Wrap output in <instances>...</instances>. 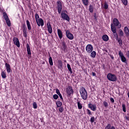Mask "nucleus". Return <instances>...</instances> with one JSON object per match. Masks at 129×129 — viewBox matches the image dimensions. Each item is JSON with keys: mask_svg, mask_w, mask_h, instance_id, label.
Returning a JSON list of instances; mask_svg holds the SVG:
<instances>
[{"mask_svg": "<svg viewBox=\"0 0 129 129\" xmlns=\"http://www.w3.org/2000/svg\"><path fill=\"white\" fill-rule=\"evenodd\" d=\"M116 27L118 29H120V28H121V24H120V23H119L117 18H114L113 19V23L111 24V30L115 36H117V33H116Z\"/></svg>", "mask_w": 129, "mask_h": 129, "instance_id": "1", "label": "nucleus"}, {"mask_svg": "<svg viewBox=\"0 0 129 129\" xmlns=\"http://www.w3.org/2000/svg\"><path fill=\"white\" fill-rule=\"evenodd\" d=\"M80 93L83 100H86V99H87V97H88V94L87 93V91H86L85 88L82 87L81 88H80Z\"/></svg>", "mask_w": 129, "mask_h": 129, "instance_id": "2", "label": "nucleus"}, {"mask_svg": "<svg viewBox=\"0 0 129 129\" xmlns=\"http://www.w3.org/2000/svg\"><path fill=\"white\" fill-rule=\"evenodd\" d=\"M107 78L109 81H112V82H115L117 80V77L114 74L111 73H108L107 75Z\"/></svg>", "mask_w": 129, "mask_h": 129, "instance_id": "3", "label": "nucleus"}, {"mask_svg": "<svg viewBox=\"0 0 129 129\" xmlns=\"http://www.w3.org/2000/svg\"><path fill=\"white\" fill-rule=\"evenodd\" d=\"M3 18L5 20L7 26L10 27L11 26V20H10V18H9L8 14H7V12H3Z\"/></svg>", "mask_w": 129, "mask_h": 129, "instance_id": "4", "label": "nucleus"}, {"mask_svg": "<svg viewBox=\"0 0 129 129\" xmlns=\"http://www.w3.org/2000/svg\"><path fill=\"white\" fill-rule=\"evenodd\" d=\"M65 12L66 13H67V11L66 10L62 11L61 12V13H60L61 17L62 19H63V20H65L68 22H70V17H69V16H68V15L65 13Z\"/></svg>", "mask_w": 129, "mask_h": 129, "instance_id": "5", "label": "nucleus"}, {"mask_svg": "<svg viewBox=\"0 0 129 129\" xmlns=\"http://www.w3.org/2000/svg\"><path fill=\"white\" fill-rule=\"evenodd\" d=\"M66 91L68 96H71V95H73V93H74V91H73V87H72L71 86H68V87L66 88Z\"/></svg>", "mask_w": 129, "mask_h": 129, "instance_id": "6", "label": "nucleus"}, {"mask_svg": "<svg viewBox=\"0 0 129 129\" xmlns=\"http://www.w3.org/2000/svg\"><path fill=\"white\" fill-rule=\"evenodd\" d=\"M56 9L58 14H61L62 12V2L61 1L56 2Z\"/></svg>", "mask_w": 129, "mask_h": 129, "instance_id": "7", "label": "nucleus"}, {"mask_svg": "<svg viewBox=\"0 0 129 129\" xmlns=\"http://www.w3.org/2000/svg\"><path fill=\"white\" fill-rule=\"evenodd\" d=\"M28 30L27 29V26H26V24L25 23H23L22 24V32L23 34L24 37L25 38H27L28 37V34H27V31Z\"/></svg>", "mask_w": 129, "mask_h": 129, "instance_id": "8", "label": "nucleus"}, {"mask_svg": "<svg viewBox=\"0 0 129 129\" xmlns=\"http://www.w3.org/2000/svg\"><path fill=\"white\" fill-rule=\"evenodd\" d=\"M118 55L120 58H121V61L123 62V63H126V58L124 57L123 53L120 50L118 52Z\"/></svg>", "mask_w": 129, "mask_h": 129, "instance_id": "9", "label": "nucleus"}, {"mask_svg": "<svg viewBox=\"0 0 129 129\" xmlns=\"http://www.w3.org/2000/svg\"><path fill=\"white\" fill-rule=\"evenodd\" d=\"M66 37H67L69 40H73V39H74V35L70 33V31L69 30L66 31Z\"/></svg>", "mask_w": 129, "mask_h": 129, "instance_id": "10", "label": "nucleus"}, {"mask_svg": "<svg viewBox=\"0 0 129 129\" xmlns=\"http://www.w3.org/2000/svg\"><path fill=\"white\" fill-rule=\"evenodd\" d=\"M86 50L87 53H91L93 51V46L91 44H88L86 47Z\"/></svg>", "mask_w": 129, "mask_h": 129, "instance_id": "11", "label": "nucleus"}, {"mask_svg": "<svg viewBox=\"0 0 129 129\" xmlns=\"http://www.w3.org/2000/svg\"><path fill=\"white\" fill-rule=\"evenodd\" d=\"M13 43L14 45H16L18 48H20L21 45L20 44V41L17 37H14Z\"/></svg>", "mask_w": 129, "mask_h": 129, "instance_id": "12", "label": "nucleus"}, {"mask_svg": "<svg viewBox=\"0 0 129 129\" xmlns=\"http://www.w3.org/2000/svg\"><path fill=\"white\" fill-rule=\"evenodd\" d=\"M89 108H90L91 110L93 111H95L96 110V105H94L91 103H89L88 105Z\"/></svg>", "mask_w": 129, "mask_h": 129, "instance_id": "13", "label": "nucleus"}, {"mask_svg": "<svg viewBox=\"0 0 129 129\" xmlns=\"http://www.w3.org/2000/svg\"><path fill=\"white\" fill-rule=\"evenodd\" d=\"M61 49L64 52H67V45H66V43L64 41L61 43Z\"/></svg>", "mask_w": 129, "mask_h": 129, "instance_id": "14", "label": "nucleus"}, {"mask_svg": "<svg viewBox=\"0 0 129 129\" xmlns=\"http://www.w3.org/2000/svg\"><path fill=\"white\" fill-rule=\"evenodd\" d=\"M57 35L60 40H61L62 38H63V36H64L63 32H62L60 29H57Z\"/></svg>", "mask_w": 129, "mask_h": 129, "instance_id": "15", "label": "nucleus"}, {"mask_svg": "<svg viewBox=\"0 0 129 129\" xmlns=\"http://www.w3.org/2000/svg\"><path fill=\"white\" fill-rule=\"evenodd\" d=\"M114 36L116 37V40L118 41V43H119V46L120 47H121L122 45V40H121V38H118V35H115L114 34H113Z\"/></svg>", "mask_w": 129, "mask_h": 129, "instance_id": "16", "label": "nucleus"}, {"mask_svg": "<svg viewBox=\"0 0 129 129\" xmlns=\"http://www.w3.org/2000/svg\"><path fill=\"white\" fill-rule=\"evenodd\" d=\"M26 48L29 57H31L32 55V53H31V47H30V45L28 43L26 45Z\"/></svg>", "mask_w": 129, "mask_h": 129, "instance_id": "17", "label": "nucleus"}, {"mask_svg": "<svg viewBox=\"0 0 129 129\" xmlns=\"http://www.w3.org/2000/svg\"><path fill=\"white\" fill-rule=\"evenodd\" d=\"M47 27L48 33H49V34H52L53 30L52 29V26H51L50 22L47 23Z\"/></svg>", "mask_w": 129, "mask_h": 129, "instance_id": "18", "label": "nucleus"}, {"mask_svg": "<svg viewBox=\"0 0 129 129\" xmlns=\"http://www.w3.org/2000/svg\"><path fill=\"white\" fill-rule=\"evenodd\" d=\"M5 67L6 68L7 73H11V65L8 63H5Z\"/></svg>", "mask_w": 129, "mask_h": 129, "instance_id": "19", "label": "nucleus"}, {"mask_svg": "<svg viewBox=\"0 0 129 129\" xmlns=\"http://www.w3.org/2000/svg\"><path fill=\"white\" fill-rule=\"evenodd\" d=\"M57 67L58 69H60V70L63 69V62H62V60H58Z\"/></svg>", "mask_w": 129, "mask_h": 129, "instance_id": "20", "label": "nucleus"}, {"mask_svg": "<svg viewBox=\"0 0 129 129\" xmlns=\"http://www.w3.org/2000/svg\"><path fill=\"white\" fill-rule=\"evenodd\" d=\"M56 93L59 96V98H60L61 101H64V100L63 99V97L62 96V95L61 94V93H60V90L58 89H56Z\"/></svg>", "mask_w": 129, "mask_h": 129, "instance_id": "21", "label": "nucleus"}, {"mask_svg": "<svg viewBox=\"0 0 129 129\" xmlns=\"http://www.w3.org/2000/svg\"><path fill=\"white\" fill-rule=\"evenodd\" d=\"M124 32L125 35H126V37H129V29L128 27L127 26L125 27L124 28Z\"/></svg>", "mask_w": 129, "mask_h": 129, "instance_id": "22", "label": "nucleus"}, {"mask_svg": "<svg viewBox=\"0 0 129 129\" xmlns=\"http://www.w3.org/2000/svg\"><path fill=\"white\" fill-rule=\"evenodd\" d=\"M40 16H39V14H38V13H36L35 14V20H36V22L37 24V26H38V27H40V24H39V23H38V20H40Z\"/></svg>", "mask_w": 129, "mask_h": 129, "instance_id": "23", "label": "nucleus"}, {"mask_svg": "<svg viewBox=\"0 0 129 129\" xmlns=\"http://www.w3.org/2000/svg\"><path fill=\"white\" fill-rule=\"evenodd\" d=\"M105 129H115V127L114 126H111V124H110V123H108L105 126Z\"/></svg>", "mask_w": 129, "mask_h": 129, "instance_id": "24", "label": "nucleus"}, {"mask_svg": "<svg viewBox=\"0 0 129 129\" xmlns=\"http://www.w3.org/2000/svg\"><path fill=\"white\" fill-rule=\"evenodd\" d=\"M38 23L39 24V27L40 26H41V27L44 26V20H43L42 18H40L38 20Z\"/></svg>", "mask_w": 129, "mask_h": 129, "instance_id": "25", "label": "nucleus"}, {"mask_svg": "<svg viewBox=\"0 0 129 129\" xmlns=\"http://www.w3.org/2000/svg\"><path fill=\"white\" fill-rule=\"evenodd\" d=\"M102 39L103 41H104L105 42H107V41L109 40V38L108 37V36H107V35L106 34L103 35Z\"/></svg>", "mask_w": 129, "mask_h": 129, "instance_id": "26", "label": "nucleus"}, {"mask_svg": "<svg viewBox=\"0 0 129 129\" xmlns=\"http://www.w3.org/2000/svg\"><path fill=\"white\" fill-rule=\"evenodd\" d=\"M1 76L3 79H5V78H7V73L5 71H2L1 72Z\"/></svg>", "mask_w": 129, "mask_h": 129, "instance_id": "27", "label": "nucleus"}, {"mask_svg": "<svg viewBox=\"0 0 129 129\" xmlns=\"http://www.w3.org/2000/svg\"><path fill=\"white\" fill-rule=\"evenodd\" d=\"M89 11L90 12V13H93L94 11V7H93V6L90 5L89 6Z\"/></svg>", "mask_w": 129, "mask_h": 129, "instance_id": "28", "label": "nucleus"}, {"mask_svg": "<svg viewBox=\"0 0 129 129\" xmlns=\"http://www.w3.org/2000/svg\"><path fill=\"white\" fill-rule=\"evenodd\" d=\"M26 24H27L28 31L31 30L32 28L31 27V24H30V21H29V20H27Z\"/></svg>", "mask_w": 129, "mask_h": 129, "instance_id": "29", "label": "nucleus"}, {"mask_svg": "<svg viewBox=\"0 0 129 129\" xmlns=\"http://www.w3.org/2000/svg\"><path fill=\"white\" fill-rule=\"evenodd\" d=\"M77 101L78 109H82V104L80 103V101H78V100Z\"/></svg>", "mask_w": 129, "mask_h": 129, "instance_id": "30", "label": "nucleus"}, {"mask_svg": "<svg viewBox=\"0 0 129 129\" xmlns=\"http://www.w3.org/2000/svg\"><path fill=\"white\" fill-rule=\"evenodd\" d=\"M82 2L83 4V5H84V6H88V4H89V0H82Z\"/></svg>", "mask_w": 129, "mask_h": 129, "instance_id": "31", "label": "nucleus"}, {"mask_svg": "<svg viewBox=\"0 0 129 129\" xmlns=\"http://www.w3.org/2000/svg\"><path fill=\"white\" fill-rule=\"evenodd\" d=\"M96 56V52L95 51H93L91 52V57L92 58H95Z\"/></svg>", "mask_w": 129, "mask_h": 129, "instance_id": "32", "label": "nucleus"}, {"mask_svg": "<svg viewBox=\"0 0 129 129\" xmlns=\"http://www.w3.org/2000/svg\"><path fill=\"white\" fill-rule=\"evenodd\" d=\"M67 67L69 71H70L71 74H72L73 73V72H72V69L71 68V66L69 63L67 64Z\"/></svg>", "mask_w": 129, "mask_h": 129, "instance_id": "33", "label": "nucleus"}, {"mask_svg": "<svg viewBox=\"0 0 129 129\" xmlns=\"http://www.w3.org/2000/svg\"><path fill=\"white\" fill-rule=\"evenodd\" d=\"M57 107H61L62 106V102L60 101H58L56 102Z\"/></svg>", "mask_w": 129, "mask_h": 129, "instance_id": "34", "label": "nucleus"}, {"mask_svg": "<svg viewBox=\"0 0 129 129\" xmlns=\"http://www.w3.org/2000/svg\"><path fill=\"white\" fill-rule=\"evenodd\" d=\"M103 105L104 107L107 108L108 107V103L106 101H103Z\"/></svg>", "mask_w": 129, "mask_h": 129, "instance_id": "35", "label": "nucleus"}, {"mask_svg": "<svg viewBox=\"0 0 129 129\" xmlns=\"http://www.w3.org/2000/svg\"><path fill=\"white\" fill-rule=\"evenodd\" d=\"M48 61L50 66H53V59H52V57L49 56Z\"/></svg>", "mask_w": 129, "mask_h": 129, "instance_id": "36", "label": "nucleus"}, {"mask_svg": "<svg viewBox=\"0 0 129 129\" xmlns=\"http://www.w3.org/2000/svg\"><path fill=\"white\" fill-rule=\"evenodd\" d=\"M118 34L120 37L123 36V31H122V30L119 29Z\"/></svg>", "mask_w": 129, "mask_h": 129, "instance_id": "37", "label": "nucleus"}, {"mask_svg": "<svg viewBox=\"0 0 129 129\" xmlns=\"http://www.w3.org/2000/svg\"><path fill=\"white\" fill-rule=\"evenodd\" d=\"M122 110L123 112H126V107H125V104H122Z\"/></svg>", "mask_w": 129, "mask_h": 129, "instance_id": "38", "label": "nucleus"}, {"mask_svg": "<svg viewBox=\"0 0 129 129\" xmlns=\"http://www.w3.org/2000/svg\"><path fill=\"white\" fill-rule=\"evenodd\" d=\"M121 2L124 6H127V0H121Z\"/></svg>", "mask_w": 129, "mask_h": 129, "instance_id": "39", "label": "nucleus"}, {"mask_svg": "<svg viewBox=\"0 0 129 129\" xmlns=\"http://www.w3.org/2000/svg\"><path fill=\"white\" fill-rule=\"evenodd\" d=\"M104 9L105 10H107V9H108V5L107 4V3L106 2H105L104 3Z\"/></svg>", "mask_w": 129, "mask_h": 129, "instance_id": "40", "label": "nucleus"}, {"mask_svg": "<svg viewBox=\"0 0 129 129\" xmlns=\"http://www.w3.org/2000/svg\"><path fill=\"white\" fill-rule=\"evenodd\" d=\"M33 108H34L35 109L37 108L38 106H37V103H36V102H33Z\"/></svg>", "mask_w": 129, "mask_h": 129, "instance_id": "41", "label": "nucleus"}, {"mask_svg": "<svg viewBox=\"0 0 129 129\" xmlns=\"http://www.w3.org/2000/svg\"><path fill=\"white\" fill-rule=\"evenodd\" d=\"M53 99L57 100L58 99V98H59V96H58V95L57 94H54L53 95Z\"/></svg>", "mask_w": 129, "mask_h": 129, "instance_id": "42", "label": "nucleus"}, {"mask_svg": "<svg viewBox=\"0 0 129 129\" xmlns=\"http://www.w3.org/2000/svg\"><path fill=\"white\" fill-rule=\"evenodd\" d=\"M95 120V118H94V116L90 118V121H91V123H93L94 122Z\"/></svg>", "mask_w": 129, "mask_h": 129, "instance_id": "43", "label": "nucleus"}, {"mask_svg": "<svg viewBox=\"0 0 129 129\" xmlns=\"http://www.w3.org/2000/svg\"><path fill=\"white\" fill-rule=\"evenodd\" d=\"M58 110H59V112H63V111H64V107H59Z\"/></svg>", "mask_w": 129, "mask_h": 129, "instance_id": "44", "label": "nucleus"}, {"mask_svg": "<svg viewBox=\"0 0 129 129\" xmlns=\"http://www.w3.org/2000/svg\"><path fill=\"white\" fill-rule=\"evenodd\" d=\"M87 114H88L89 115H91L92 114L91 113V111H90V110L87 109Z\"/></svg>", "mask_w": 129, "mask_h": 129, "instance_id": "45", "label": "nucleus"}, {"mask_svg": "<svg viewBox=\"0 0 129 129\" xmlns=\"http://www.w3.org/2000/svg\"><path fill=\"white\" fill-rule=\"evenodd\" d=\"M110 100L112 102V103H114V99H113V98H110Z\"/></svg>", "mask_w": 129, "mask_h": 129, "instance_id": "46", "label": "nucleus"}, {"mask_svg": "<svg viewBox=\"0 0 129 129\" xmlns=\"http://www.w3.org/2000/svg\"><path fill=\"white\" fill-rule=\"evenodd\" d=\"M92 76H96V74L94 72H92Z\"/></svg>", "mask_w": 129, "mask_h": 129, "instance_id": "47", "label": "nucleus"}, {"mask_svg": "<svg viewBox=\"0 0 129 129\" xmlns=\"http://www.w3.org/2000/svg\"><path fill=\"white\" fill-rule=\"evenodd\" d=\"M126 119L127 120H129V117H126Z\"/></svg>", "mask_w": 129, "mask_h": 129, "instance_id": "48", "label": "nucleus"}, {"mask_svg": "<svg viewBox=\"0 0 129 129\" xmlns=\"http://www.w3.org/2000/svg\"><path fill=\"white\" fill-rule=\"evenodd\" d=\"M67 62V60H64V63H66Z\"/></svg>", "mask_w": 129, "mask_h": 129, "instance_id": "49", "label": "nucleus"}, {"mask_svg": "<svg viewBox=\"0 0 129 129\" xmlns=\"http://www.w3.org/2000/svg\"><path fill=\"white\" fill-rule=\"evenodd\" d=\"M42 64H45V61H43Z\"/></svg>", "mask_w": 129, "mask_h": 129, "instance_id": "50", "label": "nucleus"}, {"mask_svg": "<svg viewBox=\"0 0 129 129\" xmlns=\"http://www.w3.org/2000/svg\"><path fill=\"white\" fill-rule=\"evenodd\" d=\"M112 59H113V57H112Z\"/></svg>", "mask_w": 129, "mask_h": 129, "instance_id": "51", "label": "nucleus"}, {"mask_svg": "<svg viewBox=\"0 0 129 129\" xmlns=\"http://www.w3.org/2000/svg\"><path fill=\"white\" fill-rule=\"evenodd\" d=\"M26 1H28V0H26Z\"/></svg>", "mask_w": 129, "mask_h": 129, "instance_id": "52", "label": "nucleus"}]
</instances>
